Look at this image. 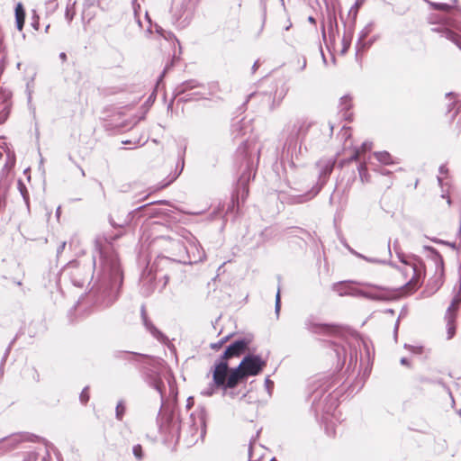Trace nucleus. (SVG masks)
<instances>
[{
	"mask_svg": "<svg viewBox=\"0 0 461 461\" xmlns=\"http://www.w3.org/2000/svg\"><path fill=\"white\" fill-rule=\"evenodd\" d=\"M121 236L105 235L95 240V249L90 260L75 259L62 269L61 275L69 278L73 285L83 287L94 281L89 291L94 303L102 307L112 305L119 297L123 282L120 260L113 241Z\"/></svg>",
	"mask_w": 461,
	"mask_h": 461,
	"instance_id": "1",
	"label": "nucleus"
},
{
	"mask_svg": "<svg viewBox=\"0 0 461 461\" xmlns=\"http://www.w3.org/2000/svg\"><path fill=\"white\" fill-rule=\"evenodd\" d=\"M250 343L251 339L243 337L232 341L227 346L223 353L215 361L212 368L213 383L217 386L221 388L224 385V382L227 381L231 369L229 366L230 359L238 357L245 353Z\"/></svg>",
	"mask_w": 461,
	"mask_h": 461,
	"instance_id": "2",
	"label": "nucleus"
},
{
	"mask_svg": "<svg viewBox=\"0 0 461 461\" xmlns=\"http://www.w3.org/2000/svg\"><path fill=\"white\" fill-rule=\"evenodd\" d=\"M266 366L267 361L259 355L247 354L238 366L230 369L221 389L226 393L228 389L235 388L239 384L245 382L249 376L259 375Z\"/></svg>",
	"mask_w": 461,
	"mask_h": 461,
	"instance_id": "3",
	"label": "nucleus"
},
{
	"mask_svg": "<svg viewBox=\"0 0 461 461\" xmlns=\"http://www.w3.org/2000/svg\"><path fill=\"white\" fill-rule=\"evenodd\" d=\"M311 126V123L304 119H297L293 124L287 126L291 129L289 136L284 146V156L288 160L287 166L285 165V171L288 176L289 170L294 171L296 167L294 158L298 159L302 155V140L301 138L304 137Z\"/></svg>",
	"mask_w": 461,
	"mask_h": 461,
	"instance_id": "4",
	"label": "nucleus"
},
{
	"mask_svg": "<svg viewBox=\"0 0 461 461\" xmlns=\"http://www.w3.org/2000/svg\"><path fill=\"white\" fill-rule=\"evenodd\" d=\"M335 157L321 158L316 162L318 170V181L307 193L298 195L296 203H304L315 197L326 185L336 165Z\"/></svg>",
	"mask_w": 461,
	"mask_h": 461,
	"instance_id": "5",
	"label": "nucleus"
},
{
	"mask_svg": "<svg viewBox=\"0 0 461 461\" xmlns=\"http://www.w3.org/2000/svg\"><path fill=\"white\" fill-rule=\"evenodd\" d=\"M174 98L179 97V102L187 103L207 95V87L196 79H189L177 85L174 89Z\"/></svg>",
	"mask_w": 461,
	"mask_h": 461,
	"instance_id": "6",
	"label": "nucleus"
},
{
	"mask_svg": "<svg viewBox=\"0 0 461 461\" xmlns=\"http://www.w3.org/2000/svg\"><path fill=\"white\" fill-rule=\"evenodd\" d=\"M400 261L409 267L412 271L411 280L404 285V287L409 291L416 290L421 284V280L425 276L426 266L423 260L419 257L407 258L397 252Z\"/></svg>",
	"mask_w": 461,
	"mask_h": 461,
	"instance_id": "7",
	"label": "nucleus"
},
{
	"mask_svg": "<svg viewBox=\"0 0 461 461\" xmlns=\"http://www.w3.org/2000/svg\"><path fill=\"white\" fill-rule=\"evenodd\" d=\"M207 411L204 407H199L189 417L187 433L190 435V443H196L199 438H203L206 433Z\"/></svg>",
	"mask_w": 461,
	"mask_h": 461,
	"instance_id": "8",
	"label": "nucleus"
},
{
	"mask_svg": "<svg viewBox=\"0 0 461 461\" xmlns=\"http://www.w3.org/2000/svg\"><path fill=\"white\" fill-rule=\"evenodd\" d=\"M324 389H316L312 394V408L316 414L322 412L323 414H331L338 407L337 397L331 393L324 396Z\"/></svg>",
	"mask_w": 461,
	"mask_h": 461,
	"instance_id": "9",
	"label": "nucleus"
},
{
	"mask_svg": "<svg viewBox=\"0 0 461 461\" xmlns=\"http://www.w3.org/2000/svg\"><path fill=\"white\" fill-rule=\"evenodd\" d=\"M171 12L175 22L183 27L186 26L193 16V0H173Z\"/></svg>",
	"mask_w": 461,
	"mask_h": 461,
	"instance_id": "10",
	"label": "nucleus"
},
{
	"mask_svg": "<svg viewBox=\"0 0 461 461\" xmlns=\"http://www.w3.org/2000/svg\"><path fill=\"white\" fill-rule=\"evenodd\" d=\"M423 249L428 252L427 257L433 264L434 276L432 288L437 291L443 284L444 277V261L437 249L430 246H424Z\"/></svg>",
	"mask_w": 461,
	"mask_h": 461,
	"instance_id": "11",
	"label": "nucleus"
},
{
	"mask_svg": "<svg viewBox=\"0 0 461 461\" xmlns=\"http://www.w3.org/2000/svg\"><path fill=\"white\" fill-rule=\"evenodd\" d=\"M461 303V285L454 295L450 305L447 309L445 320L447 322V339H451L456 334V319L458 307Z\"/></svg>",
	"mask_w": 461,
	"mask_h": 461,
	"instance_id": "12",
	"label": "nucleus"
},
{
	"mask_svg": "<svg viewBox=\"0 0 461 461\" xmlns=\"http://www.w3.org/2000/svg\"><path fill=\"white\" fill-rule=\"evenodd\" d=\"M159 429L168 438L178 439L184 431V427L181 425L178 415L172 411L167 415L165 421L160 424Z\"/></svg>",
	"mask_w": 461,
	"mask_h": 461,
	"instance_id": "13",
	"label": "nucleus"
},
{
	"mask_svg": "<svg viewBox=\"0 0 461 461\" xmlns=\"http://www.w3.org/2000/svg\"><path fill=\"white\" fill-rule=\"evenodd\" d=\"M255 176V172H253V164L249 160H246V167L243 170L242 174L239 177L237 181L236 193L237 197L240 196V192L241 191V198L244 199L249 194L248 184L251 178Z\"/></svg>",
	"mask_w": 461,
	"mask_h": 461,
	"instance_id": "14",
	"label": "nucleus"
},
{
	"mask_svg": "<svg viewBox=\"0 0 461 461\" xmlns=\"http://www.w3.org/2000/svg\"><path fill=\"white\" fill-rule=\"evenodd\" d=\"M191 233L187 231L185 229L181 230V233L177 234L176 236H160L158 238V241L159 242H168V250L171 252H178L181 253L185 250V247L183 243V241L177 238V236H181L184 239L187 240L188 236H190Z\"/></svg>",
	"mask_w": 461,
	"mask_h": 461,
	"instance_id": "15",
	"label": "nucleus"
},
{
	"mask_svg": "<svg viewBox=\"0 0 461 461\" xmlns=\"http://www.w3.org/2000/svg\"><path fill=\"white\" fill-rule=\"evenodd\" d=\"M142 378L150 387L154 388L159 393L161 399L164 398L165 384L157 371L148 368L143 371Z\"/></svg>",
	"mask_w": 461,
	"mask_h": 461,
	"instance_id": "16",
	"label": "nucleus"
},
{
	"mask_svg": "<svg viewBox=\"0 0 461 461\" xmlns=\"http://www.w3.org/2000/svg\"><path fill=\"white\" fill-rule=\"evenodd\" d=\"M287 91H288L287 87L283 86L280 90L276 91L274 97H272L270 95H267L265 93H261V94L252 93L249 95V99L255 98V97H262V99H265L267 102L271 103L269 109H270V111H273L277 106H279L281 101L286 95Z\"/></svg>",
	"mask_w": 461,
	"mask_h": 461,
	"instance_id": "17",
	"label": "nucleus"
},
{
	"mask_svg": "<svg viewBox=\"0 0 461 461\" xmlns=\"http://www.w3.org/2000/svg\"><path fill=\"white\" fill-rule=\"evenodd\" d=\"M306 328L315 334L329 335L339 331V327L331 324L316 323L311 320L305 321Z\"/></svg>",
	"mask_w": 461,
	"mask_h": 461,
	"instance_id": "18",
	"label": "nucleus"
},
{
	"mask_svg": "<svg viewBox=\"0 0 461 461\" xmlns=\"http://www.w3.org/2000/svg\"><path fill=\"white\" fill-rule=\"evenodd\" d=\"M371 149H372L371 142H369V141L363 142L360 149H357L348 159H343L339 162V167H343L346 163L358 160L360 152H366V151L370 150Z\"/></svg>",
	"mask_w": 461,
	"mask_h": 461,
	"instance_id": "19",
	"label": "nucleus"
},
{
	"mask_svg": "<svg viewBox=\"0 0 461 461\" xmlns=\"http://www.w3.org/2000/svg\"><path fill=\"white\" fill-rule=\"evenodd\" d=\"M375 288L379 291L376 293H371V292H360L361 296L370 299V300H377V301H384L388 300L390 297L385 293L388 292L386 288L381 287V286H375Z\"/></svg>",
	"mask_w": 461,
	"mask_h": 461,
	"instance_id": "20",
	"label": "nucleus"
},
{
	"mask_svg": "<svg viewBox=\"0 0 461 461\" xmlns=\"http://www.w3.org/2000/svg\"><path fill=\"white\" fill-rule=\"evenodd\" d=\"M142 323L145 326L146 330L150 332V334L156 338L158 340L163 341L166 339V336L156 328V326L152 323V321L149 319H143Z\"/></svg>",
	"mask_w": 461,
	"mask_h": 461,
	"instance_id": "21",
	"label": "nucleus"
},
{
	"mask_svg": "<svg viewBox=\"0 0 461 461\" xmlns=\"http://www.w3.org/2000/svg\"><path fill=\"white\" fill-rule=\"evenodd\" d=\"M351 285H352V282H350V281L339 282V283H335L332 285V290L334 292H336L339 296H345V295L349 294V293H352Z\"/></svg>",
	"mask_w": 461,
	"mask_h": 461,
	"instance_id": "22",
	"label": "nucleus"
},
{
	"mask_svg": "<svg viewBox=\"0 0 461 461\" xmlns=\"http://www.w3.org/2000/svg\"><path fill=\"white\" fill-rule=\"evenodd\" d=\"M25 22V11L21 3L16 5L15 7V23L16 28L19 31H22Z\"/></svg>",
	"mask_w": 461,
	"mask_h": 461,
	"instance_id": "23",
	"label": "nucleus"
},
{
	"mask_svg": "<svg viewBox=\"0 0 461 461\" xmlns=\"http://www.w3.org/2000/svg\"><path fill=\"white\" fill-rule=\"evenodd\" d=\"M441 37L452 41L461 50V37L449 29H444L441 32Z\"/></svg>",
	"mask_w": 461,
	"mask_h": 461,
	"instance_id": "24",
	"label": "nucleus"
},
{
	"mask_svg": "<svg viewBox=\"0 0 461 461\" xmlns=\"http://www.w3.org/2000/svg\"><path fill=\"white\" fill-rule=\"evenodd\" d=\"M17 188L24 201V203L28 209V211L30 210V195H29V192H28V189L25 185V184L23 182L22 179H19L18 182H17Z\"/></svg>",
	"mask_w": 461,
	"mask_h": 461,
	"instance_id": "25",
	"label": "nucleus"
},
{
	"mask_svg": "<svg viewBox=\"0 0 461 461\" xmlns=\"http://www.w3.org/2000/svg\"><path fill=\"white\" fill-rule=\"evenodd\" d=\"M184 167H185L184 155H181V156H179L178 162L176 163L175 174L171 176L170 180L164 185V186H167L170 183L174 182L182 173Z\"/></svg>",
	"mask_w": 461,
	"mask_h": 461,
	"instance_id": "26",
	"label": "nucleus"
},
{
	"mask_svg": "<svg viewBox=\"0 0 461 461\" xmlns=\"http://www.w3.org/2000/svg\"><path fill=\"white\" fill-rule=\"evenodd\" d=\"M374 156L382 164L390 165L393 163L391 154L387 151L375 152Z\"/></svg>",
	"mask_w": 461,
	"mask_h": 461,
	"instance_id": "27",
	"label": "nucleus"
},
{
	"mask_svg": "<svg viewBox=\"0 0 461 461\" xmlns=\"http://www.w3.org/2000/svg\"><path fill=\"white\" fill-rule=\"evenodd\" d=\"M99 0H84V9L82 12V17L83 19L87 18L88 21H90L94 14L88 12V9L92 6H94L95 4H98Z\"/></svg>",
	"mask_w": 461,
	"mask_h": 461,
	"instance_id": "28",
	"label": "nucleus"
},
{
	"mask_svg": "<svg viewBox=\"0 0 461 461\" xmlns=\"http://www.w3.org/2000/svg\"><path fill=\"white\" fill-rule=\"evenodd\" d=\"M373 45V41H366V39H357L356 43V57H358L360 52H363L369 49Z\"/></svg>",
	"mask_w": 461,
	"mask_h": 461,
	"instance_id": "29",
	"label": "nucleus"
},
{
	"mask_svg": "<svg viewBox=\"0 0 461 461\" xmlns=\"http://www.w3.org/2000/svg\"><path fill=\"white\" fill-rule=\"evenodd\" d=\"M357 170L362 183H367L370 181V175L367 172V167L366 163H360L357 167Z\"/></svg>",
	"mask_w": 461,
	"mask_h": 461,
	"instance_id": "30",
	"label": "nucleus"
},
{
	"mask_svg": "<svg viewBox=\"0 0 461 461\" xmlns=\"http://www.w3.org/2000/svg\"><path fill=\"white\" fill-rule=\"evenodd\" d=\"M125 411H126V407L124 405V402L122 400H120L117 402V405L115 408V418L118 420H122Z\"/></svg>",
	"mask_w": 461,
	"mask_h": 461,
	"instance_id": "31",
	"label": "nucleus"
},
{
	"mask_svg": "<svg viewBox=\"0 0 461 461\" xmlns=\"http://www.w3.org/2000/svg\"><path fill=\"white\" fill-rule=\"evenodd\" d=\"M328 21H329V35L330 38H334L335 37L334 28L336 30L338 29L337 19H336L335 15L329 14Z\"/></svg>",
	"mask_w": 461,
	"mask_h": 461,
	"instance_id": "32",
	"label": "nucleus"
},
{
	"mask_svg": "<svg viewBox=\"0 0 461 461\" xmlns=\"http://www.w3.org/2000/svg\"><path fill=\"white\" fill-rule=\"evenodd\" d=\"M339 107L341 111L348 112L352 107V100L349 95H344L340 98Z\"/></svg>",
	"mask_w": 461,
	"mask_h": 461,
	"instance_id": "33",
	"label": "nucleus"
},
{
	"mask_svg": "<svg viewBox=\"0 0 461 461\" xmlns=\"http://www.w3.org/2000/svg\"><path fill=\"white\" fill-rule=\"evenodd\" d=\"M245 128H248V126H247V122H245L244 120H241L236 123H233L231 125V129H232V132L235 134V138H237L240 135H242L241 130L245 129Z\"/></svg>",
	"mask_w": 461,
	"mask_h": 461,
	"instance_id": "34",
	"label": "nucleus"
},
{
	"mask_svg": "<svg viewBox=\"0 0 461 461\" xmlns=\"http://www.w3.org/2000/svg\"><path fill=\"white\" fill-rule=\"evenodd\" d=\"M334 352L336 353L338 360L341 361L342 365H343L345 363L346 357H347V353H346V349L344 348V347L334 345Z\"/></svg>",
	"mask_w": 461,
	"mask_h": 461,
	"instance_id": "35",
	"label": "nucleus"
},
{
	"mask_svg": "<svg viewBox=\"0 0 461 461\" xmlns=\"http://www.w3.org/2000/svg\"><path fill=\"white\" fill-rule=\"evenodd\" d=\"M430 383L437 384L440 385L447 393V394L451 398L452 404H455V400H454L451 389L449 388V386H447L444 383V381L441 378H437V379H434V380H430Z\"/></svg>",
	"mask_w": 461,
	"mask_h": 461,
	"instance_id": "36",
	"label": "nucleus"
},
{
	"mask_svg": "<svg viewBox=\"0 0 461 461\" xmlns=\"http://www.w3.org/2000/svg\"><path fill=\"white\" fill-rule=\"evenodd\" d=\"M132 454L137 461H142L144 457V452L140 444H136L132 447Z\"/></svg>",
	"mask_w": 461,
	"mask_h": 461,
	"instance_id": "37",
	"label": "nucleus"
},
{
	"mask_svg": "<svg viewBox=\"0 0 461 461\" xmlns=\"http://www.w3.org/2000/svg\"><path fill=\"white\" fill-rule=\"evenodd\" d=\"M374 23L370 22L368 23L359 32L358 38L361 39H366V37L373 32L374 30Z\"/></svg>",
	"mask_w": 461,
	"mask_h": 461,
	"instance_id": "38",
	"label": "nucleus"
},
{
	"mask_svg": "<svg viewBox=\"0 0 461 461\" xmlns=\"http://www.w3.org/2000/svg\"><path fill=\"white\" fill-rule=\"evenodd\" d=\"M233 336L232 333L230 334H228L226 336H224L222 339H221L218 342H215V343H212L210 345V348L213 350H218L220 349L231 337Z\"/></svg>",
	"mask_w": 461,
	"mask_h": 461,
	"instance_id": "39",
	"label": "nucleus"
},
{
	"mask_svg": "<svg viewBox=\"0 0 461 461\" xmlns=\"http://www.w3.org/2000/svg\"><path fill=\"white\" fill-rule=\"evenodd\" d=\"M433 9L443 12H449L452 9V5L446 3H431Z\"/></svg>",
	"mask_w": 461,
	"mask_h": 461,
	"instance_id": "40",
	"label": "nucleus"
},
{
	"mask_svg": "<svg viewBox=\"0 0 461 461\" xmlns=\"http://www.w3.org/2000/svg\"><path fill=\"white\" fill-rule=\"evenodd\" d=\"M88 390H89V387L86 386L82 390V392H81V393L79 395V400H80L81 403L84 404V405H86L88 402L89 398H90Z\"/></svg>",
	"mask_w": 461,
	"mask_h": 461,
	"instance_id": "41",
	"label": "nucleus"
},
{
	"mask_svg": "<svg viewBox=\"0 0 461 461\" xmlns=\"http://www.w3.org/2000/svg\"><path fill=\"white\" fill-rule=\"evenodd\" d=\"M5 46L3 42V37L0 38V66H3V70L5 67V55L4 53Z\"/></svg>",
	"mask_w": 461,
	"mask_h": 461,
	"instance_id": "42",
	"label": "nucleus"
},
{
	"mask_svg": "<svg viewBox=\"0 0 461 461\" xmlns=\"http://www.w3.org/2000/svg\"><path fill=\"white\" fill-rule=\"evenodd\" d=\"M349 365H352V364H356L357 361V348H350V351H349Z\"/></svg>",
	"mask_w": 461,
	"mask_h": 461,
	"instance_id": "43",
	"label": "nucleus"
},
{
	"mask_svg": "<svg viewBox=\"0 0 461 461\" xmlns=\"http://www.w3.org/2000/svg\"><path fill=\"white\" fill-rule=\"evenodd\" d=\"M265 387L269 395L272 394V390L274 388V382L270 380L269 376L266 377L265 379Z\"/></svg>",
	"mask_w": 461,
	"mask_h": 461,
	"instance_id": "44",
	"label": "nucleus"
},
{
	"mask_svg": "<svg viewBox=\"0 0 461 461\" xmlns=\"http://www.w3.org/2000/svg\"><path fill=\"white\" fill-rule=\"evenodd\" d=\"M214 386L217 387V385L212 382V384H211L208 388L202 391V394H203L205 396L212 395L214 393ZM218 388H220V387L218 386Z\"/></svg>",
	"mask_w": 461,
	"mask_h": 461,
	"instance_id": "45",
	"label": "nucleus"
},
{
	"mask_svg": "<svg viewBox=\"0 0 461 461\" xmlns=\"http://www.w3.org/2000/svg\"><path fill=\"white\" fill-rule=\"evenodd\" d=\"M74 16H75V11L72 10L71 8H69L68 6H67L65 17L68 20V22L70 23L73 20Z\"/></svg>",
	"mask_w": 461,
	"mask_h": 461,
	"instance_id": "46",
	"label": "nucleus"
},
{
	"mask_svg": "<svg viewBox=\"0 0 461 461\" xmlns=\"http://www.w3.org/2000/svg\"><path fill=\"white\" fill-rule=\"evenodd\" d=\"M164 201H156V202H151V203H148L146 204H143L141 206H139L138 208L135 209L134 212H140V211H143L145 210L148 206L151 205V204H154V203H163Z\"/></svg>",
	"mask_w": 461,
	"mask_h": 461,
	"instance_id": "47",
	"label": "nucleus"
},
{
	"mask_svg": "<svg viewBox=\"0 0 461 461\" xmlns=\"http://www.w3.org/2000/svg\"><path fill=\"white\" fill-rule=\"evenodd\" d=\"M342 43H343V48L341 50V53H346L349 47H350V40H347L345 37L343 38V41H342Z\"/></svg>",
	"mask_w": 461,
	"mask_h": 461,
	"instance_id": "48",
	"label": "nucleus"
},
{
	"mask_svg": "<svg viewBox=\"0 0 461 461\" xmlns=\"http://www.w3.org/2000/svg\"><path fill=\"white\" fill-rule=\"evenodd\" d=\"M351 292L352 293H349L348 295H351V296H361V293L360 292H363V291L354 287L353 285H351Z\"/></svg>",
	"mask_w": 461,
	"mask_h": 461,
	"instance_id": "49",
	"label": "nucleus"
},
{
	"mask_svg": "<svg viewBox=\"0 0 461 461\" xmlns=\"http://www.w3.org/2000/svg\"><path fill=\"white\" fill-rule=\"evenodd\" d=\"M129 355H135V354L131 353V352H120V351H116L113 354L114 357H124L125 356H129Z\"/></svg>",
	"mask_w": 461,
	"mask_h": 461,
	"instance_id": "50",
	"label": "nucleus"
},
{
	"mask_svg": "<svg viewBox=\"0 0 461 461\" xmlns=\"http://www.w3.org/2000/svg\"><path fill=\"white\" fill-rule=\"evenodd\" d=\"M174 66V59L171 60L170 63H167L162 72V74L160 75V78L163 77L165 76V74L170 69L171 67Z\"/></svg>",
	"mask_w": 461,
	"mask_h": 461,
	"instance_id": "51",
	"label": "nucleus"
},
{
	"mask_svg": "<svg viewBox=\"0 0 461 461\" xmlns=\"http://www.w3.org/2000/svg\"><path fill=\"white\" fill-rule=\"evenodd\" d=\"M361 4H362V3H361L360 1H358V0H357V1L355 3L354 6L351 8V10H350V12H349V13H352L353 9H355L354 16H356V15H357V10H358V8L360 7Z\"/></svg>",
	"mask_w": 461,
	"mask_h": 461,
	"instance_id": "52",
	"label": "nucleus"
},
{
	"mask_svg": "<svg viewBox=\"0 0 461 461\" xmlns=\"http://www.w3.org/2000/svg\"><path fill=\"white\" fill-rule=\"evenodd\" d=\"M140 316H141V320L149 318L147 315L146 307L144 304H142L140 307Z\"/></svg>",
	"mask_w": 461,
	"mask_h": 461,
	"instance_id": "53",
	"label": "nucleus"
},
{
	"mask_svg": "<svg viewBox=\"0 0 461 461\" xmlns=\"http://www.w3.org/2000/svg\"><path fill=\"white\" fill-rule=\"evenodd\" d=\"M438 172H439V174H441V175H445V174H447L448 169H447V166H446V165H441V166L439 167V168H438Z\"/></svg>",
	"mask_w": 461,
	"mask_h": 461,
	"instance_id": "54",
	"label": "nucleus"
},
{
	"mask_svg": "<svg viewBox=\"0 0 461 461\" xmlns=\"http://www.w3.org/2000/svg\"><path fill=\"white\" fill-rule=\"evenodd\" d=\"M346 248L350 251V253H352L353 255L357 256V258H360V257H363L362 254L357 252L356 250H354L353 249H351L348 244H345Z\"/></svg>",
	"mask_w": 461,
	"mask_h": 461,
	"instance_id": "55",
	"label": "nucleus"
},
{
	"mask_svg": "<svg viewBox=\"0 0 461 461\" xmlns=\"http://www.w3.org/2000/svg\"><path fill=\"white\" fill-rule=\"evenodd\" d=\"M156 32H157L160 36H162L163 38H166V37H167V36H166V34H165V33H166V31H165L163 28H161L160 26H157Z\"/></svg>",
	"mask_w": 461,
	"mask_h": 461,
	"instance_id": "56",
	"label": "nucleus"
},
{
	"mask_svg": "<svg viewBox=\"0 0 461 461\" xmlns=\"http://www.w3.org/2000/svg\"><path fill=\"white\" fill-rule=\"evenodd\" d=\"M360 258H363L365 259L366 261L367 262H372V263H378V262H381L380 260L378 259H375V258H367L366 256L363 255V257H360Z\"/></svg>",
	"mask_w": 461,
	"mask_h": 461,
	"instance_id": "57",
	"label": "nucleus"
},
{
	"mask_svg": "<svg viewBox=\"0 0 461 461\" xmlns=\"http://www.w3.org/2000/svg\"><path fill=\"white\" fill-rule=\"evenodd\" d=\"M65 247H66V242L64 241V242H62V243L58 247V249H57V253H58V254L62 253V252H63V250H64V249H65Z\"/></svg>",
	"mask_w": 461,
	"mask_h": 461,
	"instance_id": "58",
	"label": "nucleus"
},
{
	"mask_svg": "<svg viewBox=\"0 0 461 461\" xmlns=\"http://www.w3.org/2000/svg\"><path fill=\"white\" fill-rule=\"evenodd\" d=\"M280 309H281V303H275V312L277 317L279 316Z\"/></svg>",
	"mask_w": 461,
	"mask_h": 461,
	"instance_id": "59",
	"label": "nucleus"
},
{
	"mask_svg": "<svg viewBox=\"0 0 461 461\" xmlns=\"http://www.w3.org/2000/svg\"><path fill=\"white\" fill-rule=\"evenodd\" d=\"M430 240H431V241H433L434 243H437V244H444L445 245V243H446L445 240H442L438 239V238H432Z\"/></svg>",
	"mask_w": 461,
	"mask_h": 461,
	"instance_id": "60",
	"label": "nucleus"
},
{
	"mask_svg": "<svg viewBox=\"0 0 461 461\" xmlns=\"http://www.w3.org/2000/svg\"><path fill=\"white\" fill-rule=\"evenodd\" d=\"M401 364L403 365V366H410V361L408 360V358L406 357H402L401 360H400Z\"/></svg>",
	"mask_w": 461,
	"mask_h": 461,
	"instance_id": "61",
	"label": "nucleus"
},
{
	"mask_svg": "<svg viewBox=\"0 0 461 461\" xmlns=\"http://www.w3.org/2000/svg\"><path fill=\"white\" fill-rule=\"evenodd\" d=\"M165 34H166V36H167V37L165 38L166 40H170V39L176 38V37H175V35H174L171 32H167V31H166V33H165Z\"/></svg>",
	"mask_w": 461,
	"mask_h": 461,
	"instance_id": "62",
	"label": "nucleus"
},
{
	"mask_svg": "<svg viewBox=\"0 0 461 461\" xmlns=\"http://www.w3.org/2000/svg\"><path fill=\"white\" fill-rule=\"evenodd\" d=\"M259 68V61L256 60L252 66V71L255 72Z\"/></svg>",
	"mask_w": 461,
	"mask_h": 461,
	"instance_id": "63",
	"label": "nucleus"
},
{
	"mask_svg": "<svg viewBox=\"0 0 461 461\" xmlns=\"http://www.w3.org/2000/svg\"><path fill=\"white\" fill-rule=\"evenodd\" d=\"M455 106H456V102H452L450 104H448L447 113H451L454 110Z\"/></svg>",
	"mask_w": 461,
	"mask_h": 461,
	"instance_id": "64",
	"label": "nucleus"
}]
</instances>
